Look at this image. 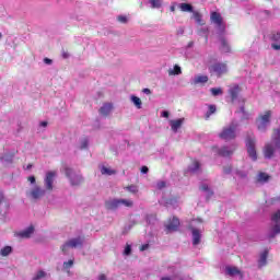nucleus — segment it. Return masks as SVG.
<instances>
[{
    "label": "nucleus",
    "mask_w": 280,
    "mask_h": 280,
    "mask_svg": "<svg viewBox=\"0 0 280 280\" xmlns=\"http://www.w3.org/2000/svg\"><path fill=\"white\" fill-rule=\"evenodd\" d=\"M101 174L107 175V176H113V175L117 174V171H115V170H113V168H108V167H106V166H103V167L101 168Z\"/></svg>",
    "instance_id": "obj_24"
},
{
    "label": "nucleus",
    "mask_w": 280,
    "mask_h": 280,
    "mask_svg": "<svg viewBox=\"0 0 280 280\" xmlns=\"http://www.w3.org/2000/svg\"><path fill=\"white\" fill-rule=\"evenodd\" d=\"M73 264H74L73 259H70V260H68V261H65V262H63V268H65V270H69V268H72V267H73Z\"/></svg>",
    "instance_id": "obj_40"
},
{
    "label": "nucleus",
    "mask_w": 280,
    "mask_h": 280,
    "mask_svg": "<svg viewBox=\"0 0 280 280\" xmlns=\"http://www.w3.org/2000/svg\"><path fill=\"white\" fill-rule=\"evenodd\" d=\"M210 93H212L214 97H218V95H222L223 91L222 88H212Z\"/></svg>",
    "instance_id": "obj_35"
},
{
    "label": "nucleus",
    "mask_w": 280,
    "mask_h": 280,
    "mask_svg": "<svg viewBox=\"0 0 280 280\" xmlns=\"http://www.w3.org/2000/svg\"><path fill=\"white\" fill-rule=\"evenodd\" d=\"M270 117H272V112L267 110L256 120L257 128L260 132H266L268 126H270Z\"/></svg>",
    "instance_id": "obj_2"
},
{
    "label": "nucleus",
    "mask_w": 280,
    "mask_h": 280,
    "mask_svg": "<svg viewBox=\"0 0 280 280\" xmlns=\"http://www.w3.org/2000/svg\"><path fill=\"white\" fill-rule=\"evenodd\" d=\"M191 233H192V244L194 246H198V244H200V240H202V232H200V230L196 228H192Z\"/></svg>",
    "instance_id": "obj_15"
},
{
    "label": "nucleus",
    "mask_w": 280,
    "mask_h": 280,
    "mask_svg": "<svg viewBox=\"0 0 280 280\" xmlns=\"http://www.w3.org/2000/svg\"><path fill=\"white\" fill-rule=\"evenodd\" d=\"M188 47H194V42H190V43L188 44Z\"/></svg>",
    "instance_id": "obj_59"
},
{
    "label": "nucleus",
    "mask_w": 280,
    "mask_h": 280,
    "mask_svg": "<svg viewBox=\"0 0 280 280\" xmlns=\"http://www.w3.org/2000/svg\"><path fill=\"white\" fill-rule=\"evenodd\" d=\"M19 237H22L24 240H28V237H32L34 235V225H30L24 231L18 233Z\"/></svg>",
    "instance_id": "obj_17"
},
{
    "label": "nucleus",
    "mask_w": 280,
    "mask_h": 280,
    "mask_svg": "<svg viewBox=\"0 0 280 280\" xmlns=\"http://www.w3.org/2000/svg\"><path fill=\"white\" fill-rule=\"evenodd\" d=\"M83 244H84V237H82V236H78L75 238H71V240L67 241L61 246V252H63V254H67L69 248H79V247H82Z\"/></svg>",
    "instance_id": "obj_3"
},
{
    "label": "nucleus",
    "mask_w": 280,
    "mask_h": 280,
    "mask_svg": "<svg viewBox=\"0 0 280 280\" xmlns=\"http://www.w3.org/2000/svg\"><path fill=\"white\" fill-rule=\"evenodd\" d=\"M189 172L197 173L200 172V162L194 161L192 164L188 167Z\"/></svg>",
    "instance_id": "obj_26"
},
{
    "label": "nucleus",
    "mask_w": 280,
    "mask_h": 280,
    "mask_svg": "<svg viewBox=\"0 0 280 280\" xmlns=\"http://www.w3.org/2000/svg\"><path fill=\"white\" fill-rule=\"evenodd\" d=\"M271 220L272 222H275V226L271 229L269 237H275L280 233V210H278L271 215Z\"/></svg>",
    "instance_id": "obj_6"
},
{
    "label": "nucleus",
    "mask_w": 280,
    "mask_h": 280,
    "mask_svg": "<svg viewBox=\"0 0 280 280\" xmlns=\"http://www.w3.org/2000/svg\"><path fill=\"white\" fill-rule=\"evenodd\" d=\"M200 189L201 191L208 192V196H213V191L211 190V188H209V184L207 183L201 184Z\"/></svg>",
    "instance_id": "obj_32"
},
{
    "label": "nucleus",
    "mask_w": 280,
    "mask_h": 280,
    "mask_svg": "<svg viewBox=\"0 0 280 280\" xmlns=\"http://www.w3.org/2000/svg\"><path fill=\"white\" fill-rule=\"evenodd\" d=\"M3 38V35L0 33V39Z\"/></svg>",
    "instance_id": "obj_61"
},
{
    "label": "nucleus",
    "mask_w": 280,
    "mask_h": 280,
    "mask_svg": "<svg viewBox=\"0 0 280 280\" xmlns=\"http://www.w3.org/2000/svg\"><path fill=\"white\" fill-rule=\"evenodd\" d=\"M56 171H50L46 173V177L44 178L46 191H54V180L56 178Z\"/></svg>",
    "instance_id": "obj_8"
},
{
    "label": "nucleus",
    "mask_w": 280,
    "mask_h": 280,
    "mask_svg": "<svg viewBox=\"0 0 280 280\" xmlns=\"http://www.w3.org/2000/svg\"><path fill=\"white\" fill-rule=\"evenodd\" d=\"M148 172H149L148 166H142V167H141V173H142V174H148Z\"/></svg>",
    "instance_id": "obj_50"
},
{
    "label": "nucleus",
    "mask_w": 280,
    "mask_h": 280,
    "mask_svg": "<svg viewBox=\"0 0 280 280\" xmlns=\"http://www.w3.org/2000/svg\"><path fill=\"white\" fill-rule=\"evenodd\" d=\"M120 205H119V199H109L107 201H105V208L108 211H115L117 209H119Z\"/></svg>",
    "instance_id": "obj_14"
},
{
    "label": "nucleus",
    "mask_w": 280,
    "mask_h": 280,
    "mask_svg": "<svg viewBox=\"0 0 280 280\" xmlns=\"http://www.w3.org/2000/svg\"><path fill=\"white\" fill-rule=\"evenodd\" d=\"M65 172H66V176H67V178H69L71 185H73V186L82 185V183L84 180L82 178V175L75 174V172H73V170L69 168V167H66Z\"/></svg>",
    "instance_id": "obj_5"
},
{
    "label": "nucleus",
    "mask_w": 280,
    "mask_h": 280,
    "mask_svg": "<svg viewBox=\"0 0 280 280\" xmlns=\"http://www.w3.org/2000/svg\"><path fill=\"white\" fill-rule=\"evenodd\" d=\"M192 16H194L196 23L202 24V15L199 12H194Z\"/></svg>",
    "instance_id": "obj_37"
},
{
    "label": "nucleus",
    "mask_w": 280,
    "mask_h": 280,
    "mask_svg": "<svg viewBox=\"0 0 280 280\" xmlns=\"http://www.w3.org/2000/svg\"><path fill=\"white\" fill-rule=\"evenodd\" d=\"M31 167H33L32 164H27L26 170H30Z\"/></svg>",
    "instance_id": "obj_60"
},
{
    "label": "nucleus",
    "mask_w": 280,
    "mask_h": 280,
    "mask_svg": "<svg viewBox=\"0 0 280 280\" xmlns=\"http://www.w3.org/2000/svg\"><path fill=\"white\" fill-rule=\"evenodd\" d=\"M161 280H174V277L170 278V277H163Z\"/></svg>",
    "instance_id": "obj_56"
},
{
    "label": "nucleus",
    "mask_w": 280,
    "mask_h": 280,
    "mask_svg": "<svg viewBox=\"0 0 280 280\" xmlns=\"http://www.w3.org/2000/svg\"><path fill=\"white\" fill-rule=\"evenodd\" d=\"M210 20L214 23V25H217L219 31L224 32L225 25H224V21L222 20V15L220 13L212 12L210 15Z\"/></svg>",
    "instance_id": "obj_10"
},
{
    "label": "nucleus",
    "mask_w": 280,
    "mask_h": 280,
    "mask_svg": "<svg viewBox=\"0 0 280 280\" xmlns=\"http://www.w3.org/2000/svg\"><path fill=\"white\" fill-rule=\"evenodd\" d=\"M241 113L243 114L244 119H249L250 114L246 113V110H244V107H241Z\"/></svg>",
    "instance_id": "obj_44"
},
{
    "label": "nucleus",
    "mask_w": 280,
    "mask_h": 280,
    "mask_svg": "<svg viewBox=\"0 0 280 280\" xmlns=\"http://www.w3.org/2000/svg\"><path fill=\"white\" fill-rule=\"evenodd\" d=\"M210 73H214L218 78H221L229 71L225 63H214L209 68Z\"/></svg>",
    "instance_id": "obj_7"
},
{
    "label": "nucleus",
    "mask_w": 280,
    "mask_h": 280,
    "mask_svg": "<svg viewBox=\"0 0 280 280\" xmlns=\"http://www.w3.org/2000/svg\"><path fill=\"white\" fill-rule=\"evenodd\" d=\"M62 58H69V51L62 50Z\"/></svg>",
    "instance_id": "obj_53"
},
{
    "label": "nucleus",
    "mask_w": 280,
    "mask_h": 280,
    "mask_svg": "<svg viewBox=\"0 0 280 280\" xmlns=\"http://www.w3.org/2000/svg\"><path fill=\"white\" fill-rule=\"evenodd\" d=\"M98 280H107V279H106V275L101 273V275L98 276Z\"/></svg>",
    "instance_id": "obj_54"
},
{
    "label": "nucleus",
    "mask_w": 280,
    "mask_h": 280,
    "mask_svg": "<svg viewBox=\"0 0 280 280\" xmlns=\"http://www.w3.org/2000/svg\"><path fill=\"white\" fill-rule=\"evenodd\" d=\"M271 47L272 49H275L276 51H280V32L278 33H273L271 35Z\"/></svg>",
    "instance_id": "obj_16"
},
{
    "label": "nucleus",
    "mask_w": 280,
    "mask_h": 280,
    "mask_svg": "<svg viewBox=\"0 0 280 280\" xmlns=\"http://www.w3.org/2000/svg\"><path fill=\"white\" fill-rule=\"evenodd\" d=\"M162 117H165L167 119L170 117V112L167 110L162 112Z\"/></svg>",
    "instance_id": "obj_51"
},
{
    "label": "nucleus",
    "mask_w": 280,
    "mask_h": 280,
    "mask_svg": "<svg viewBox=\"0 0 280 280\" xmlns=\"http://www.w3.org/2000/svg\"><path fill=\"white\" fill-rule=\"evenodd\" d=\"M206 82H209V77L207 75H196L192 79V84H206Z\"/></svg>",
    "instance_id": "obj_21"
},
{
    "label": "nucleus",
    "mask_w": 280,
    "mask_h": 280,
    "mask_svg": "<svg viewBox=\"0 0 280 280\" xmlns=\"http://www.w3.org/2000/svg\"><path fill=\"white\" fill-rule=\"evenodd\" d=\"M234 149H229V147H223L219 150L220 156H231L233 154Z\"/></svg>",
    "instance_id": "obj_22"
},
{
    "label": "nucleus",
    "mask_w": 280,
    "mask_h": 280,
    "mask_svg": "<svg viewBox=\"0 0 280 280\" xmlns=\"http://www.w3.org/2000/svg\"><path fill=\"white\" fill-rule=\"evenodd\" d=\"M131 102H133V104H136L137 108H141V98H139L137 96H131Z\"/></svg>",
    "instance_id": "obj_38"
},
{
    "label": "nucleus",
    "mask_w": 280,
    "mask_h": 280,
    "mask_svg": "<svg viewBox=\"0 0 280 280\" xmlns=\"http://www.w3.org/2000/svg\"><path fill=\"white\" fill-rule=\"evenodd\" d=\"M151 8H161L163 5V0H149Z\"/></svg>",
    "instance_id": "obj_30"
},
{
    "label": "nucleus",
    "mask_w": 280,
    "mask_h": 280,
    "mask_svg": "<svg viewBox=\"0 0 280 280\" xmlns=\"http://www.w3.org/2000/svg\"><path fill=\"white\" fill-rule=\"evenodd\" d=\"M221 50L225 54H228V51H231V47L229 46V43L224 38H221Z\"/></svg>",
    "instance_id": "obj_28"
},
{
    "label": "nucleus",
    "mask_w": 280,
    "mask_h": 280,
    "mask_svg": "<svg viewBox=\"0 0 280 280\" xmlns=\"http://www.w3.org/2000/svg\"><path fill=\"white\" fill-rule=\"evenodd\" d=\"M176 8L175 7H171V12H175Z\"/></svg>",
    "instance_id": "obj_58"
},
{
    "label": "nucleus",
    "mask_w": 280,
    "mask_h": 280,
    "mask_svg": "<svg viewBox=\"0 0 280 280\" xmlns=\"http://www.w3.org/2000/svg\"><path fill=\"white\" fill-rule=\"evenodd\" d=\"M126 191H129V194H137L139 191V188L136 185H130L125 187Z\"/></svg>",
    "instance_id": "obj_36"
},
{
    "label": "nucleus",
    "mask_w": 280,
    "mask_h": 280,
    "mask_svg": "<svg viewBox=\"0 0 280 280\" xmlns=\"http://www.w3.org/2000/svg\"><path fill=\"white\" fill-rule=\"evenodd\" d=\"M241 91L242 89L240 88V85H233L232 88H230L229 93L232 100H237V95H240Z\"/></svg>",
    "instance_id": "obj_20"
},
{
    "label": "nucleus",
    "mask_w": 280,
    "mask_h": 280,
    "mask_svg": "<svg viewBox=\"0 0 280 280\" xmlns=\"http://www.w3.org/2000/svg\"><path fill=\"white\" fill-rule=\"evenodd\" d=\"M132 254V245L126 244L125 249L122 252V255L126 257L130 256Z\"/></svg>",
    "instance_id": "obj_34"
},
{
    "label": "nucleus",
    "mask_w": 280,
    "mask_h": 280,
    "mask_svg": "<svg viewBox=\"0 0 280 280\" xmlns=\"http://www.w3.org/2000/svg\"><path fill=\"white\" fill-rule=\"evenodd\" d=\"M269 179H270V176L266 173H260L258 175V183H268Z\"/></svg>",
    "instance_id": "obj_31"
},
{
    "label": "nucleus",
    "mask_w": 280,
    "mask_h": 280,
    "mask_svg": "<svg viewBox=\"0 0 280 280\" xmlns=\"http://www.w3.org/2000/svg\"><path fill=\"white\" fill-rule=\"evenodd\" d=\"M257 144V140L255 137H248L246 139V148H247V154L252 161H257V149H255V145Z\"/></svg>",
    "instance_id": "obj_4"
},
{
    "label": "nucleus",
    "mask_w": 280,
    "mask_h": 280,
    "mask_svg": "<svg viewBox=\"0 0 280 280\" xmlns=\"http://www.w3.org/2000/svg\"><path fill=\"white\" fill-rule=\"evenodd\" d=\"M86 148H89V141H88V140H84V141L81 143V150H86Z\"/></svg>",
    "instance_id": "obj_45"
},
{
    "label": "nucleus",
    "mask_w": 280,
    "mask_h": 280,
    "mask_svg": "<svg viewBox=\"0 0 280 280\" xmlns=\"http://www.w3.org/2000/svg\"><path fill=\"white\" fill-rule=\"evenodd\" d=\"M164 226L166 233H174L175 231H178V226H180V221L178 220V218L173 217L164 224Z\"/></svg>",
    "instance_id": "obj_9"
},
{
    "label": "nucleus",
    "mask_w": 280,
    "mask_h": 280,
    "mask_svg": "<svg viewBox=\"0 0 280 280\" xmlns=\"http://www.w3.org/2000/svg\"><path fill=\"white\" fill-rule=\"evenodd\" d=\"M46 276H47V273H46L45 271L39 270V271L37 272V275L33 278V280H39V279L45 278Z\"/></svg>",
    "instance_id": "obj_39"
},
{
    "label": "nucleus",
    "mask_w": 280,
    "mask_h": 280,
    "mask_svg": "<svg viewBox=\"0 0 280 280\" xmlns=\"http://www.w3.org/2000/svg\"><path fill=\"white\" fill-rule=\"evenodd\" d=\"M180 73H183V70L178 65L174 66L173 69L168 70V75H180Z\"/></svg>",
    "instance_id": "obj_25"
},
{
    "label": "nucleus",
    "mask_w": 280,
    "mask_h": 280,
    "mask_svg": "<svg viewBox=\"0 0 280 280\" xmlns=\"http://www.w3.org/2000/svg\"><path fill=\"white\" fill-rule=\"evenodd\" d=\"M118 202L120 207L121 205H124V207H132L135 205V202H132L130 199H118Z\"/></svg>",
    "instance_id": "obj_29"
},
{
    "label": "nucleus",
    "mask_w": 280,
    "mask_h": 280,
    "mask_svg": "<svg viewBox=\"0 0 280 280\" xmlns=\"http://www.w3.org/2000/svg\"><path fill=\"white\" fill-rule=\"evenodd\" d=\"M10 253H12V247L10 246H4L1 250H0V255L2 257H8V255H10Z\"/></svg>",
    "instance_id": "obj_33"
},
{
    "label": "nucleus",
    "mask_w": 280,
    "mask_h": 280,
    "mask_svg": "<svg viewBox=\"0 0 280 280\" xmlns=\"http://www.w3.org/2000/svg\"><path fill=\"white\" fill-rule=\"evenodd\" d=\"M46 190L40 188V186H35L31 191L30 196L33 198V200H38L45 196Z\"/></svg>",
    "instance_id": "obj_11"
},
{
    "label": "nucleus",
    "mask_w": 280,
    "mask_h": 280,
    "mask_svg": "<svg viewBox=\"0 0 280 280\" xmlns=\"http://www.w3.org/2000/svg\"><path fill=\"white\" fill-rule=\"evenodd\" d=\"M225 272H226V275H229L230 277H237V275H238L240 277H242V271H240V269H237V267H231V266H229V267L225 268Z\"/></svg>",
    "instance_id": "obj_19"
},
{
    "label": "nucleus",
    "mask_w": 280,
    "mask_h": 280,
    "mask_svg": "<svg viewBox=\"0 0 280 280\" xmlns=\"http://www.w3.org/2000/svg\"><path fill=\"white\" fill-rule=\"evenodd\" d=\"M8 209H10V201H8L3 191H0V213L8 211Z\"/></svg>",
    "instance_id": "obj_13"
},
{
    "label": "nucleus",
    "mask_w": 280,
    "mask_h": 280,
    "mask_svg": "<svg viewBox=\"0 0 280 280\" xmlns=\"http://www.w3.org/2000/svg\"><path fill=\"white\" fill-rule=\"evenodd\" d=\"M110 110H113V104H110V103H105L100 108V113H101V115H104V117H108V115H110Z\"/></svg>",
    "instance_id": "obj_18"
},
{
    "label": "nucleus",
    "mask_w": 280,
    "mask_h": 280,
    "mask_svg": "<svg viewBox=\"0 0 280 280\" xmlns=\"http://www.w3.org/2000/svg\"><path fill=\"white\" fill-rule=\"evenodd\" d=\"M268 259V249H265L260 256H259V260H258V264L259 266H266V260Z\"/></svg>",
    "instance_id": "obj_23"
},
{
    "label": "nucleus",
    "mask_w": 280,
    "mask_h": 280,
    "mask_svg": "<svg viewBox=\"0 0 280 280\" xmlns=\"http://www.w3.org/2000/svg\"><path fill=\"white\" fill-rule=\"evenodd\" d=\"M148 244L141 246V250H148Z\"/></svg>",
    "instance_id": "obj_55"
},
{
    "label": "nucleus",
    "mask_w": 280,
    "mask_h": 280,
    "mask_svg": "<svg viewBox=\"0 0 280 280\" xmlns=\"http://www.w3.org/2000/svg\"><path fill=\"white\" fill-rule=\"evenodd\" d=\"M142 93H144V95H151L152 91L150 89L145 88L142 90Z\"/></svg>",
    "instance_id": "obj_48"
},
{
    "label": "nucleus",
    "mask_w": 280,
    "mask_h": 280,
    "mask_svg": "<svg viewBox=\"0 0 280 280\" xmlns=\"http://www.w3.org/2000/svg\"><path fill=\"white\" fill-rule=\"evenodd\" d=\"M179 9L182 12H194V7H191L189 3H180Z\"/></svg>",
    "instance_id": "obj_27"
},
{
    "label": "nucleus",
    "mask_w": 280,
    "mask_h": 280,
    "mask_svg": "<svg viewBox=\"0 0 280 280\" xmlns=\"http://www.w3.org/2000/svg\"><path fill=\"white\" fill-rule=\"evenodd\" d=\"M44 62H45V65H51V62H54V61L49 58H44Z\"/></svg>",
    "instance_id": "obj_52"
},
{
    "label": "nucleus",
    "mask_w": 280,
    "mask_h": 280,
    "mask_svg": "<svg viewBox=\"0 0 280 280\" xmlns=\"http://www.w3.org/2000/svg\"><path fill=\"white\" fill-rule=\"evenodd\" d=\"M168 124L173 132H178L179 128H182L183 125L185 124V118L173 119V120H170Z\"/></svg>",
    "instance_id": "obj_12"
},
{
    "label": "nucleus",
    "mask_w": 280,
    "mask_h": 280,
    "mask_svg": "<svg viewBox=\"0 0 280 280\" xmlns=\"http://www.w3.org/2000/svg\"><path fill=\"white\" fill-rule=\"evenodd\" d=\"M213 113H215V105H210L209 112L206 114L207 119H209V117H211V115H213Z\"/></svg>",
    "instance_id": "obj_41"
},
{
    "label": "nucleus",
    "mask_w": 280,
    "mask_h": 280,
    "mask_svg": "<svg viewBox=\"0 0 280 280\" xmlns=\"http://www.w3.org/2000/svg\"><path fill=\"white\" fill-rule=\"evenodd\" d=\"M40 126H43V128H46L47 121H42V122H40Z\"/></svg>",
    "instance_id": "obj_57"
},
{
    "label": "nucleus",
    "mask_w": 280,
    "mask_h": 280,
    "mask_svg": "<svg viewBox=\"0 0 280 280\" xmlns=\"http://www.w3.org/2000/svg\"><path fill=\"white\" fill-rule=\"evenodd\" d=\"M224 174H231V166H225L223 168Z\"/></svg>",
    "instance_id": "obj_49"
},
{
    "label": "nucleus",
    "mask_w": 280,
    "mask_h": 280,
    "mask_svg": "<svg viewBox=\"0 0 280 280\" xmlns=\"http://www.w3.org/2000/svg\"><path fill=\"white\" fill-rule=\"evenodd\" d=\"M28 183H31L32 185H34V183H36V177L35 176H30L27 178Z\"/></svg>",
    "instance_id": "obj_47"
},
{
    "label": "nucleus",
    "mask_w": 280,
    "mask_h": 280,
    "mask_svg": "<svg viewBox=\"0 0 280 280\" xmlns=\"http://www.w3.org/2000/svg\"><path fill=\"white\" fill-rule=\"evenodd\" d=\"M117 21H118L119 23H128V18H127L126 15H119V16L117 18Z\"/></svg>",
    "instance_id": "obj_42"
},
{
    "label": "nucleus",
    "mask_w": 280,
    "mask_h": 280,
    "mask_svg": "<svg viewBox=\"0 0 280 280\" xmlns=\"http://www.w3.org/2000/svg\"><path fill=\"white\" fill-rule=\"evenodd\" d=\"M240 125L236 121H232L229 126L224 127L219 133L220 139L223 141H233L237 137V128Z\"/></svg>",
    "instance_id": "obj_1"
},
{
    "label": "nucleus",
    "mask_w": 280,
    "mask_h": 280,
    "mask_svg": "<svg viewBox=\"0 0 280 280\" xmlns=\"http://www.w3.org/2000/svg\"><path fill=\"white\" fill-rule=\"evenodd\" d=\"M156 187L159 189H165V182H158Z\"/></svg>",
    "instance_id": "obj_46"
},
{
    "label": "nucleus",
    "mask_w": 280,
    "mask_h": 280,
    "mask_svg": "<svg viewBox=\"0 0 280 280\" xmlns=\"http://www.w3.org/2000/svg\"><path fill=\"white\" fill-rule=\"evenodd\" d=\"M155 221H156V217H154V215H150L147 218V222L149 224H154Z\"/></svg>",
    "instance_id": "obj_43"
}]
</instances>
